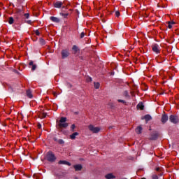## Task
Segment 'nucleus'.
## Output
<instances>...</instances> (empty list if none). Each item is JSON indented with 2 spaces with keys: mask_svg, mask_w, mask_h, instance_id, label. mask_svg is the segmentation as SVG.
<instances>
[{
  "mask_svg": "<svg viewBox=\"0 0 179 179\" xmlns=\"http://www.w3.org/2000/svg\"><path fill=\"white\" fill-rule=\"evenodd\" d=\"M57 127L59 129L62 128H67L68 123H66V117H62L57 122Z\"/></svg>",
  "mask_w": 179,
  "mask_h": 179,
  "instance_id": "1",
  "label": "nucleus"
},
{
  "mask_svg": "<svg viewBox=\"0 0 179 179\" xmlns=\"http://www.w3.org/2000/svg\"><path fill=\"white\" fill-rule=\"evenodd\" d=\"M88 129L92 132V134H99V132L101 131V128L100 127H96L93 124H90L88 126Z\"/></svg>",
  "mask_w": 179,
  "mask_h": 179,
  "instance_id": "2",
  "label": "nucleus"
},
{
  "mask_svg": "<svg viewBox=\"0 0 179 179\" xmlns=\"http://www.w3.org/2000/svg\"><path fill=\"white\" fill-rule=\"evenodd\" d=\"M46 159L48 162H55L57 158L52 152H48L46 155Z\"/></svg>",
  "mask_w": 179,
  "mask_h": 179,
  "instance_id": "3",
  "label": "nucleus"
},
{
  "mask_svg": "<svg viewBox=\"0 0 179 179\" xmlns=\"http://www.w3.org/2000/svg\"><path fill=\"white\" fill-rule=\"evenodd\" d=\"M169 121H170L171 122H172V124H178V122H179L178 116L174 115H171L169 117Z\"/></svg>",
  "mask_w": 179,
  "mask_h": 179,
  "instance_id": "4",
  "label": "nucleus"
},
{
  "mask_svg": "<svg viewBox=\"0 0 179 179\" xmlns=\"http://www.w3.org/2000/svg\"><path fill=\"white\" fill-rule=\"evenodd\" d=\"M152 50L153 52H155V54H160V46H159V45L156 43L152 44Z\"/></svg>",
  "mask_w": 179,
  "mask_h": 179,
  "instance_id": "5",
  "label": "nucleus"
},
{
  "mask_svg": "<svg viewBox=\"0 0 179 179\" xmlns=\"http://www.w3.org/2000/svg\"><path fill=\"white\" fill-rule=\"evenodd\" d=\"M62 58H67V57H69V50H62Z\"/></svg>",
  "mask_w": 179,
  "mask_h": 179,
  "instance_id": "6",
  "label": "nucleus"
},
{
  "mask_svg": "<svg viewBox=\"0 0 179 179\" xmlns=\"http://www.w3.org/2000/svg\"><path fill=\"white\" fill-rule=\"evenodd\" d=\"M161 121L162 124H166V122L169 121V116H167V115L166 114L162 115Z\"/></svg>",
  "mask_w": 179,
  "mask_h": 179,
  "instance_id": "7",
  "label": "nucleus"
},
{
  "mask_svg": "<svg viewBox=\"0 0 179 179\" xmlns=\"http://www.w3.org/2000/svg\"><path fill=\"white\" fill-rule=\"evenodd\" d=\"M62 5H64V3L62 1H57L54 3L55 8H62Z\"/></svg>",
  "mask_w": 179,
  "mask_h": 179,
  "instance_id": "8",
  "label": "nucleus"
},
{
  "mask_svg": "<svg viewBox=\"0 0 179 179\" xmlns=\"http://www.w3.org/2000/svg\"><path fill=\"white\" fill-rule=\"evenodd\" d=\"M50 19L52 22H54L55 23H59L60 22L59 18L57 17H50Z\"/></svg>",
  "mask_w": 179,
  "mask_h": 179,
  "instance_id": "9",
  "label": "nucleus"
},
{
  "mask_svg": "<svg viewBox=\"0 0 179 179\" xmlns=\"http://www.w3.org/2000/svg\"><path fill=\"white\" fill-rule=\"evenodd\" d=\"M142 120H145L146 122H148V121H150V120H152V116H150V115H145Z\"/></svg>",
  "mask_w": 179,
  "mask_h": 179,
  "instance_id": "10",
  "label": "nucleus"
},
{
  "mask_svg": "<svg viewBox=\"0 0 179 179\" xmlns=\"http://www.w3.org/2000/svg\"><path fill=\"white\" fill-rule=\"evenodd\" d=\"M78 135H79V133L74 132L71 135H70V138L72 139V140L76 139V136H78Z\"/></svg>",
  "mask_w": 179,
  "mask_h": 179,
  "instance_id": "11",
  "label": "nucleus"
},
{
  "mask_svg": "<svg viewBox=\"0 0 179 179\" xmlns=\"http://www.w3.org/2000/svg\"><path fill=\"white\" fill-rule=\"evenodd\" d=\"M74 169L76 171H80V170H82V165L80 164L75 165Z\"/></svg>",
  "mask_w": 179,
  "mask_h": 179,
  "instance_id": "12",
  "label": "nucleus"
},
{
  "mask_svg": "<svg viewBox=\"0 0 179 179\" xmlns=\"http://www.w3.org/2000/svg\"><path fill=\"white\" fill-rule=\"evenodd\" d=\"M167 27L169 28V29H172L173 28V24H176V22H173V21H171V22H167Z\"/></svg>",
  "mask_w": 179,
  "mask_h": 179,
  "instance_id": "13",
  "label": "nucleus"
},
{
  "mask_svg": "<svg viewBox=\"0 0 179 179\" xmlns=\"http://www.w3.org/2000/svg\"><path fill=\"white\" fill-rule=\"evenodd\" d=\"M144 106L143 103L142 102H140L138 105H137V108L138 110H143L144 108Z\"/></svg>",
  "mask_w": 179,
  "mask_h": 179,
  "instance_id": "14",
  "label": "nucleus"
},
{
  "mask_svg": "<svg viewBox=\"0 0 179 179\" xmlns=\"http://www.w3.org/2000/svg\"><path fill=\"white\" fill-rule=\"evenodd\" d=\"M105 178L106 179H112V178H115V176H114V175H113V173H108V174L106 175Z\"/></svg>",
  "mask_w": 179,
  "mask_h": 179,
  "instance_id": "15",
  "label": "nucleus"
},
{
  "mask_svg": "<svg viewBox=\"0 0 179 179\" xmlns=\"http://www.w3.org/2000/svg\"><path fill=\"white\" fill-rule=\"evenodd\" d=\"M59 164H66V166H71V163H69V162L62 161V160L59 162Z\"/></svg>",
  "mask_w": 179,
  "mask_h": 179,
  "instance_id": "16",
  "label": "nucleus"
},
{
  "mask_svg": "<svg viewBox=\"0 0 179 179\" xmlns=\"http://www.w3.org/2000/svg\"><path fill=\"white\" fill-rule=\"evenodd\" d=\"M136 134H142V127L138 126V127L136 129Z\"/></svg>",
  "mask_w": 179,
  "mask_h": 179,
  "instance_id": "17",
  "label": "nucleus"
},
{
  "mask_svg": "<svg viewBox=\"0 0 179 179\" xmlns=\"http://www.w3.org/2000/svg\"><path fill=\"white\" fill-rule=\"evenodd\" d=\"M73 51H74V53L76 54L78 51H79V48L76 45H73L72 48Z\"/></svg>",
  "mask_w": 179,
  "mask_h": 179,
  "instance_id": "18",
  "label": "nucleus"
},
{
  "mask_svg": "<svg viewBox=\"0 0 179 179\" xmlns=\"http://www.w3.org/2000/svg\"><path fill=\"white\" fill-rule=\"evenodd\" d=\"M27 97H29V99H31V97H33V94H31V91L27 90Z\"/></svg>",
  "mask_w": 179,
  "mask_h": 179,
  "instance_id": "19",
  "label": "nucleus"
},
{
  "mask_svg": "<svg viewBox=\"0 0 179 179\" xmlns=\"http://www.w3.org/2000/svg\"><path fill=\"white\" fill-rule=\"evenodd\" d=\"M13 22H14L13 17H10L8 20L9 24H13Z\"/></svg>",
  "mask_w": 179,
  "mask_h": 179,
  "instance_id": "20",
  "label": "nucleus"
},
{
  "mask_svg": "<svg viewBox=\"0 0 179 179\" xmlns=\"http://www.w3.org/2000/svg\"><path fill=\"white\" fill-rule=\"evenodd\" d=\"M60 15H61V16H63V17L66 18L69 15V13H61Z\"/></svg>",
  "mask_w": 179,
  "mask_h": 179,
  "instance_id": "21",
  "label": "nucleus"
},
{
  "mask_svg": "<svg viewBox=\"0 0 179 179\" xmlns=\"http://www.w3.org/2000/svg\"><path fill=\"white\" fill-rule=\"evenodd\" d=\"M94 86L95 89H99L100 87V83H94Z\"/></svg>",
  "mask_w": 179,
  "mask_h": 179,
  "instance_id": "22",
  "label": "nucleus"
},
{
  "mask_svg": "<svg viewBox=\"0 0 179 179\" xmlns=\"http://www.w3.org/2000/svg\"><path fill=\"white\" fill-rule=\"evenodd\" d=\"M41 118H45V117H47V113H41Z\"/></svg>",
  "mask_w": 179,
  "mask_h": 179,
  "instance_id": "23",
  "label": "nucleus"
},
{
  "mask_svg": "<svg viewBox=\"0 0 179 179\" xmlns=\"http://www.w3.org/2000/svg\"><path fill=\"white\" fill-rule=\"evenodd\" d=\"M59 143H60V145H64V143H65V141H64V140H62V139H59Z\"/></svg>",
  "mask_w": 179,
  "mask_h": 179,
  "instance_id": "24",
  "label": "nucleus"
},
{
  "mask_svg": "<svg viewBox=\"0 0 179 179\" xmlns=\"http://www.w3.org/2000/svg\"><path fill=\"white\" fill-rule=\"evenodd\" d=\"M24 17H26V19H29V16H30V14H29V13H25V14L24 15Z\"/></svg>",
  "mask_w": 179,
  "mask_h": 179,
  "instance_id": "25",
  "label": "nucleus"
},
{
  "mask_svg": "<svg viewBox=\"0 0 179 179\" xmlns=\"http://www.w3.org/2000/svg\"><path fill=\"white\" fill-rule=\"evenodd\" d=\"M117 101H118V103H122L123 104H125V101H124L122 99H118Z\"/></svg>",
  "mask_w": 179,
  "mask_h": 179,
  "instance_id": "26",
  "label": "nucleus"
},
{
  "mask_svg": "<svg viewBox=\"0 0 179 179\" xmlns=\"http://www.w3.org/2000/svg\"><path fill=\"white\" fill-rule=\"evenodd\" d=\"M115 16L120 17V11H115Z\"/></svg>",
  "mask_w": 179,
  "mask_h": 179,
  "instance_id": "27",
  "label": "nucleus"
},
{
  "mask_svg": "<svg viewBox=\"0 0 179 179\" xmlns=\"http://www.w3.org/2000/svg\"><path fill=\"white\" fill-rule=\"evenodd\" d=\"M36 68H37V66L35 65V64H34L33 66H32V71H36Z\"/></svg>",
  "mask_w": 179,
  "mask_h": 179,
  "instance_id": "28",
  "label": "nucleus"
},
{
  "mask_svg": "<svg viewBox=\"0 0 179 179\" xmlns=\"http://www.w3.org/2000/svg\"><path fill=\"white\" fill-rule=\"evenodd\" d=\"M76 128L75 124H72L71 127V129H72V131H73Z\"/></svg>",
  "mask_w": 179,
  "mask_h": 179,
  "instance_id": "29",
  "label": "nucleus"
},
{
  "mask_svg": "<svg viewBox=\"0 0 179 179\" xmlns=\"http://www.w3.org/2000/svg\"><path fill=\"white\" fill-rule=\"evenodd\" d=\"M35 34H36V36H39V35H40V31H39L38 30H36V31H35Z\"/></svg>",
  "mask_w": 179,
  "mask_h": 179,
  "instance_id": "30",
  "label": "nucleus"
},
{
  "mask_svg": "<svg viewBox=\"0 0 179 179\" xmlns=\"http://www.w3.org/2000/svg\"><path fill=\"white\" fill-rule=\"evenodd\" d=\"M85 37V32H82L80 34V38H83Z\"/></svg>",
  "mask_w": 179,
  "mask_h": 179,
  "instance_id": "31",
  "label": "nucleus"
},
{
  "mask_svg": "<svg viewBox=\"0 0 179 179\" xmlns=\"http://www.w3.org/2000/svg\"><path fill=\"white\" fill-rule=\"evenodd\" d=\"M29 65L33 66L34 64L33 62H30Z\"/></svg>",
  "mask_w": 179,
  "mask_h": 179,
  "instance_id": "32",
  "label": "nucleus"
},
{
  "mask_svg": "<svg viewBox=\"0 0 179 179\" xmlns=\"http://www.w3.org/2000/svg\"><path fill=\"white\" fill-rule=\"evenodd\" d=\"M27 23H28L29 24H31V20H28V21H27Z\"/></svg>",
  "mask_w": 179,
  "mask_h": 179,
  "instance_id": "33",
  "label": "nucleus"
},
{
  "mask_svg": "<svg viewBox=\"0 0 179 179\" xmlns=\"http://www.w3.org/2000/svg\"><path fill=\"white\" fill-rule=\"evenodd\" d=\"M42 44H45V43H44V40H41Z\"/></svg>",
  "mask_w": 179,
  "mask_h": 179,
  "instance_id": "34",
  "label": "nucleus"
},
{
  "mask_svg": "<svg viewBox=\"0 0 179 179\" xmlns=\"http://www.w3.org/2000/svg\"><path fill=\"white\" fill-rule=\"evenodd\" d=\"M38 128H41V124H38Z\"/></svg>",
  "mask_w": 179,
  "mask_h": 179,
  "instance_id": "35",
  "label": "nucleus"
},
{
  "mask_svg": "<svg viewBox=\"0 0 179 179\" xmlns=\"http://www.w3.org/2000/svg\"><path fill=\"white\" fill-rule=\"evenodd\" d=\"M126 96H128V92H125Z\"/></svg>",
  "mask_w": 179,
  "mask_h": 179,
  "instance_id": "36",
  "label": "nucleus"
},
{
  "mask_svg": "<svg viewBox=\"0 0 179 179\" xmlns=\"http://www.w3.org/2000/svg\"><path fill=\"white\" fill-rule=\"evenodd\" d=\"M159 170H160V169H159V168H157V171H159Z\"/></svg>",
  "mask_w": 179,
  "mask_h": 179,
  "instance_id": "37",
  "label": "nucleus"
},
{
  "mask_svg": "<svg viewBox=\"0 0 179 179\" xmlns=\"http://www.w3.org/2000/svg\"><path fill=\"white\" fill-rule=\"evenodd\" d=\"M110 106V107H113V105H109Z\"/></svg>",
  "mask_w": 179,
  "mask_h": 179,
  "instance_id": "38",
  "label": "nucleus"
},
{
  "mask_svg": "<svg viewBox=\"0 0 179 179\" xmlns=\"http://www.w3.org/2000/svg\"><path fill=\"white\" fill-rule=\"evenodd\" d=\"M142 179H146V178H142Z\"/></svg>",
  "mask_w": 179,
  "mask_h": 179,
  "instance_id": "39",
  "label": "nucleus"
},
{
  "mask_svg": "<svg viewBox=\"0 0 179 179\" xmlns=\"http://www.w3.org/2000/svg\"><path fill=\"white\" fill-rule=\"evenodd\" d=\"M76 179H78V178H76Z\"/></svg>",
  "mask_w": 179,
  "mask_h": 179,
  "instance_id": "40",
  "label": "nucleus"
}]
</instances>
